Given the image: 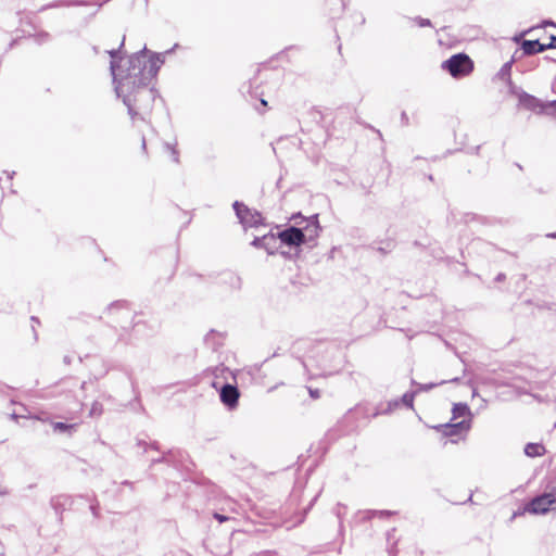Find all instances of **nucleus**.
<instances>
[{"label": "nucleus", "mask_w": 556, "mask_h": 556, "mask_svg": "<svg viewBox=\"0 0 556 556\" xmlns=\"http://www.w3.org/2000/svg\"><path fill=\"white\" fill-rule=\"evenodd\" d=\"M160 64L157 56L144 55L129 56L118 66L114 62L111 63L116 81L115 90L118 97L123 98L132 117L151 113L156 98V91L151 83L157 75Z\"/></svg>", "instance_id": "1"}, {"label": "nucleus", "mask_w": 556, "mask_h": 556, "mask_svg": "<svg viewBox=\"0 0 556 556\" xmlns=\"http://www.w3.org/2000/svg\"><path fill=\"white\" fill-rule=\"evenodd\" d=\"M442 68L454 78H463L473 72L475 63L466 53H457L444 61Z\"/></svg>", "instance_id": "2"}, {"label": "nucleus", "mask_w": 556, "mask_h": 556, "mask_svg": "<svg viewBox=\"0 0 556 556\" xmlns=\"http://www.w3.org/2000/svg\"><path fill=\"white\" fill-rule=\"evenodd\" d=\"M525 510L533 515H544L556 511V490L532 498L527 504Z\"/></svg>", "instance_id": "3"}, {"label": "nucleus", "mask_w": 556, "mask_h": 556, "mask_svg": "<svg viewBox=\"0 0 556 556\" xmlns=\"http://www.w3.org/2000/svg\"><path fill=\"white\" fill-rule=\"evenodd\" d=\"M448 438H464L470 429V420H460L434 427Z\"/></svg>", "instance_id": "4"}, {"label": "nucleus", "mask_w": 556, "mask_h": 556, "mask_svg": "<svg viewBox=\"0 0 556 556\" xmlns=\"http://www.w3.org/2000/svg\"><path fill=\"white\" fill-rule=\"evenodd\" d=\"M278 238L287 245L299 247L305 242V235L296 227H290L279 232Z\"/></svg>", "instance_id": "5"}, {"label": "nucleus", "mask_w": 556, "mask_h": 556, "mask_svg": "<svg viewBox=\"0 0 556 556\" xmlns=\"http://www.w3.org/2000/svg\"><path fill=\"white\" fill-rule=\"evenodd\" d=\"M220 401L224 405L233 409L238 406L240 392L237 387L232 384H225L220 390Z\"/></svg>", "instance_id": "6"}, {"label": "nucleus", "mask_w": 556, "mask_h": 556, "mask_svg": "<svg viewBox=\"0 0 556 556\" xmlns=\"http://www.w3.org/2000/svg\"><path fill=\"white\" fill-rule=\"evenodd\" d=\"M233 208L240 222L247 226H252L256 223V216L251 212V210L240 202H235Z\"/></svg>", "instance_id": "7"}, {"label": "nucleus", "mask_w": 556, "mask_h": 556, "mask_svg": "<svg viewBox=\"0 0 556 556\" xmlns=\"http://www.w3.org/2000/svg\"><path fill=\"white\" fill-rule=\"evenodd\" d=\"M525 54H535L546 50V43H541L539 40H525L521 45Z\"/></svg>", "instance_id": "8"}, {"label": "nucleus", "mask_w": 556, "mask_h": 556, "mask_svg": "<svg viewBox=\"0 0 556 556\" xmlns=\"http://www.w3.org/2000/svg\"><path fill=\"white\" fill-rule=\"evenodd\" d=\"M453 418L452 420H457L458 418H465L470 414L469 407L466 404L457 403L453 406Z\"/></svg>", "instance_id": "9"}, {"label": "nucleus", "mask_w": 556, "mask_h": 556, "mask_svg": "<svg viewBox=\"0 0 556 556\" xmlns=\"http://www.w3.org/2000/svg\"><path fill=\"white\" fill-rule=\"evenodd\" d=\"M541 112L556 116V100L539 104Z\"/></svg>", "instance_id": "10"}, {"label": "nucleus", "mask_w": 556, "mask_h": 556, "mask_svg": "<svg viewBox=\"0 0 556 556\" xmlns=\"http://www.w3.org/2000/svg\"><path fill=\"white\" fill-rule=\"evenodd\" d=\"M76 427V425H70V424H65V422H53L52 424V428L54 431H59V432H70L72 430H74Z\"/></svg>", "instance_id": "11"}, {"label": "nucleus", "mask_w": 556, "mask_h": 556, "mask_svg": "<svg viewBox=\"0 0 556 556\" xmlns=\"http://www.w3.org/2000/svg\"><path fill=\"white\" fill-rule=\"evenodd\" d=\"M543 446L539 444H528L526 446V453L529 456H539L542 454Z\"/></svg>", "instance_id": "12"}, {"label": "nucleus", "mask_w": 556, "mask_h": 556, "mask_svg": "<svg viewBox=\"0 0 556 556\" xmlns=\"http://www.w3.org/2000/svg\"><path fill=\"white\" fill-rule=\"evenodd\" d=\"M403 401H404V403H405L408 407L413 408L414 396H413L412 394H410V395L405 394V395L403 396Z\"/></svg>", "instance_id": "13"}, {"label": "nucleus", "mask_w": 556, "mask_h": 556, "mask_svg": "<svg viewBox=\"0 0 556 556\" xmlns=\"http://www.w3.org/2000/svg\"><path fill=\"white\" fill-rule=\"evenodd\" d=\"M308 393H309V395H311V397H312V399H315V400H316V399H319V397H320V390H318V389H312V388H309V389H308Z\"/></svg>", "instance_id": "14"}, {"label": "nucleus", "mask_w": 556, "mask_h": 556, "mask_svg": "<svg viewBox=\"0 0 556 556\" xmlns=\"http://www.w3.org/2000/svg\"><path fill=\"white\" fill-rule=\"evenodd\" d=\"M167 151L170 154L173 161L178 163L179 162L178 153L173 148H170V147H167Z\"/></svg>", "instance_id": "15"}, {"label": "nucleus", "mask_w": 556, "mask_h": 556, "mask_svg": "<svg viewBox=\"0 0 556 556\" xmlns=\"http://www.w3.org/2000/svg\"><path fill=\"white\" fill-rule=\"evenodd\" d=\"M553 48H556V36H551L549 37V42L546 43V50L547 49H553Z\"/></svg>", "instance_id": "16"}, {"label": "nucleus", "mask_w": 556, "mask_h": 556, "mask_svg": "<svg viewBox=\"0 0 556 556\" xmlns=\"http://www.w3.org/2000/svg\"><path fill=\"white\" fill-rule=\"evenodd\" d=\"M214 518L217 519L219 522H224V521L228 520V517L217 514V513L214 514Z\"/></svg>", "instance_id": "17"}, {"label": "nucleus", "mask_w": 556, "mask_h": 556, "mask_svg": "<svg viewBox=\"0 0 556 556\" xmlns=\"http://www.w3.org/2000/svg\"><path fill=\"white\" fill-rule=\"evenodd\" d=\"M261 104H262L264 108H267V101H266L264 98H261Z\"/></svg>", "instance_id": "18"}, {"label": "nucleus", "mask_w": 556, "mask_h": 556, "mask_svg": "<svg viewBox=\"0 0 556 556\" xmlns=\"http://www.w3.org/2000/svg\"><path fill=\"white\" fill-rule=\"evenodd\" d=\"M142 149L146 150V140H144V138L142 139Z\"/></svg>", "instance_id": "19"}, {"label": "nucleus", "mask_w": 556, "mask_h": 556, "mask_svg": "<svg viewBox=\"0 0 556 556\" xmlns=\"http://www.w3.org/2000/svg\"><path fill=\"white\" fill-rule=\"evenodd\" d=\"M253 244H254V245H256V247H258V239H255V240L253 241Z\"/></svg>", "instance_id": "20"}]
</instances>
